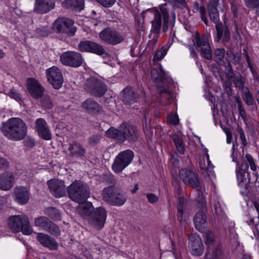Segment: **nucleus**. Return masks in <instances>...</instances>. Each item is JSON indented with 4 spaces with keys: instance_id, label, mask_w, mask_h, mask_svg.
Wrapping results in <instances>:
<instances>
[{
    "instance_id": "2f4dec72",
    "label": "nucleus",
    "mask_w": 259,
    "mask_h": 259,
    "mask_svg": "<svg viewBox=\"0 0 259 259\" xmlns=\"http://www.w3.org/2000/svg\"><path fill=\"white\" fill-rule=\"evenodd\" d=\"M77 210L78 214L80 216L83 218L88 217V219L90 218V215L92 212L94 210L92 203L86 202L80 204Z\"/></svg>"
},
{
    "instance_id": "0e129e2a",
    "label": "nucleus",
    "mask_w": 259,
    "mask_h": 259,
    "mask_svg": "<svg viewBox=\"0 0 259 259\" xmlns=\"http://www.w3.org/2000/svg\"><path fill=\"white\" fill-rule=\"evenodd\" d=\"M103 179L108 184L113 185L115 184V180L114 179L113 176L111 175H104Z\"/></svg>"
},
{
    "instance_id": "37998d69",
    "label": "nucleus",
    "mask_w": 259,
    "mask_h": 259,
    "mask_svg": "<svg viewBox=\"0 0 259 259\" xmlns=\"http://www.w3.org/2000/svg\"><path fill=\"white\" fill-rule=\"evenodd\" d=\"M244 55L245 56L246 60L248 64V67H249L250 71H251L252 74L253 79L257 81H259V75L257 73L256 69L253 67L252 64L251 63L249 56H248L246 52H245Z\"/></svg>"
},
{
    "instance_id": "6e6552de",
    "label": "nucleus",
    "mask_w": 259,
    "mask_h": 259,
    "mask_svg": "<svg viewBox=\"0 0 259 259\" xmlns=\"http://www.w3.org/2000/svg\"><path fill=\"white\" fill-rule=\"evenodd\" d=\"M151 76L156 84L158 92L160 94L166 93L167 90L163 85L164 81L168 83L172 82V78L166 72L161 65H159V69L152 68L151 71Z\"/></svg>"
},
{
    "instance_id": "69168bd1",
    "label": "nucleus",
    "mask_w": 259,
    "mask_h": 259,
    "mask_svg": "<svg viewBox=\"0 0 259 259\" xmlns=\"http://www.w3.org/2000/svg\"><path fill=\"white\" fill-rule=\"evenodd\" d=\"M212 210L214 211V213L217 215L223 214V210L221 207L220 203L218 202L214 204Z\"/></svg>"
},
{
    "instance_id": "4468645a",
    "label": "nucleus",
    "mask_w": 259,
    "mask_h": 259,
    "mask_svg": "<svg viewBox=\"0 0 259 259\" xmlns=\"http://www.w3.org/2000/svg\"><path fill=\"white\" fill-rule=\"evenodd\" d=\"M107 218V211L102 207L96 208L92 212L88 219L90 225L98 230L102 229Z\"/></svg>"
},
{
    "instance_id": "c756f323",
    "label": "nucleus",
    "mask_w": 259,
    "mask_h": 259,
    "mask_svg": "<svg viewBox=\"0 0 259 259\" xmlns=\"http://www.w3.org/2000/svg\"><path fill=\"white\" fill-rule=\"evenodd\" d=\"M63 5L66 8L75 12H80L84 9V0H65Z\"/></svg>"
},
{
    "instance_id": "6e6d98bb",
    "label": "nucleus",
    "mask_w": 259,
    "mask_h": 259,
    "mask_svg": "<svg viewBox=\"0 0 259 259\" xmlns=\"http://www.w3.org/2000/svg\"><path fill=\"white\" fill-rule=\"evenodd\" d=\"M99 4L104 8H107L112 7L116 0H96Z\"/></svg>"
},
{
    "instance_id": "7c9ffc66",
    "label": "nucleus",
    "mask_w": 259,
    "mask_h": 259,
    "mask_svg": "<svg viewBox=\"0 0 259 259\" xmlns=\"http://www.w3.org/2000/svg\"><path fill=\"white\" fill-rule=\"evenodd\" d=\"M82 106L89 112L97 113L102 110L101 106L91 98H89L84 101Z\"/></svg>"
},
{
    "instance_id": "3c124183",
    "label": "nucleus",
    "mask_w": 259,
    "mask_h": 259,
    "mask_svg": "<svg viewBox=\"0 0 259 259\" xmlns=\"http://www.w3.org/2000/svg\"><path fill=\"white\" fill-rule=\"evenodd\" d=\"M243 99L248 106L252 105L254 102V98L249 91L243 95Z\"/></svg>"
},
{
    "instance_id": "a211bd4d",
    "label": "nucleus",
    "mask_w": 259,
    "mask_h": 259,
    "mask_svg": "<svg viewBox=\"0 0 259 259\" xmlns=\"http://www.w3.org/2000/svg\"><path fill=\"white\" fill-rule=\"evenodd\" d=\"M34 129L38 136L42 139L46 141L52 139V133L49 126L42 118H38L35 121Z\"/></svg>"
},
{
    "instance_id": "7ed1b4c3",
    "label": "nucleus",
    "mask_w": 259,
    "mask_h": 259,
    "mask_svg": "<svg viewBox=\"0 0 259 259\" xmlns=\"http://www.w3.org/2000/svg\"><path fill=\"white\" fill-rule=\"evenodd\" d=\"M103 199L110 205L117 206L123 205L127 200L125 192L113 186L105 188L102 192Z\"/></svg>"
},
{
    "instance_id": "bf43d9fd",
    "label": "nucleus",
    "mask_w": 259,
    "mask_h": 259,
    "mask_svg": "<svg viewBox=\"0 0 259 259\" xmlns=\"http://www.w3.org/2000/svg\"><path fill=\"white\" fill-rule=\"evenodd\" d=\"M245 6L249 9H254L259 5L258 0H244Z\"/></svg>"
},
{
    "instance_id": "4d7b16f0",
    "label": "nucleus",
    "mask_w": 259,
    "mask_h": 259,
    "mask_svg": "<svg viewBox=\"0 0 259 259\" xmlns=\"http://www.w3.org/2000/svg\"><path fill=\"white\" fill-rule=\"evenodd\" d=\"M7 94L11 98L15 99L17 101H21V95L17 92L14 89H10V91H8Z\"/></svg>"
},
{
    "instance_id": "e433bc0d",
    "label": "nucleus",
    "mask_w": 259,
    "mask_h": 259,
    "mask_svg": "<svg viewBox=\"0 0 259 259\" xmlns=\"http://www.w3.org/2000/svg\"><path fill=\"white\" fill-rule=\"evenodd\" d=\"M45 213L53 221L60 220L61 215L56 208L54 207H48L44 210Z\"/></svg>"
},
{
    "instance_id": "79ce46f5",
    "label": "nucleus",
    "mask_w": 259,
    "mask_h": 259,
    "mask_svg": "<svg viewBox=\"0 0 259 259\" xmlns=\"http://www.w3.org/2000/svg\"><path fill=\"white\" fill-rule=\"evenodd\" d=\"M185 203V199L183 197H180L179 198V202L177 205V218L180 222L183 221V215L184 212V207Z\"/></svg>"
},
{
    "instance_id": "f03ea898",
    "label": "nucleus",
    "mask_w": 259,
    "mask_h": 259,
    "mask_svg": "<svg viewBox=\"0 0 259 259\" xmlns=\"http://www.w3.org/2000/svg\"><path fill=\"white\" fill-rule=\"evenodd\" d=\"M106 134L108 137L114 139L120 143H123L126 141L129 143H135L138 141L140 133L136 125L123 123L118 128L110 127Z\"/></svg>"
},
{
    "instance_id": "052dcab7",
    "label": "nucleus",
    "mask_w": 259,
    "mask_h": 259,
    "mask_svg": "<svg viewBox=\"0 0 259 259\" xmlns=\"http://www.w3.org/2000/svg\"><path fill=\"white\" fill-rule=\"evenodd\" d=\"M245 158L249 164L251 169L253 171H255L256 169V166L252 156L249 154H247L245 155Z\"/></svg>"
},
{
    "instance_id": "b1692460",
    "label": "nucleus",
    "mask_w": 259,
    "mask_h": 259,
    "mask_svg": "<svg viewBox=\"0 0 259 259\" xmlns=\"http://www.w3.org/2000/svg\"><path fill=\"white\" fill-rule=\"evenodd\" d=\"M55 6V4L51 0H35L33 11L37 14H46Z\"/></svg>"
},
{
    "instance_id": "1a4fd4ad",
    "label": "nucleus",
    "mask_w": 259,
    "mask_h": 259,
    "mask_svg": "<svg viewBox=\"0 0 259 259\" xmlns=\"http://www.w3.org/2000/svg\"><path fill=\"white\" fill-rule=\"evenodd\" d=\"M84 89L91 95L98 98L103 96L107 90L106 84L95 77L88 79L84 84Z\"/></svg>"
},
{
    "instance_id": "c03bdc74",
    "label": "nucleus",
    "mask_w": 259,
    "mask_h": 259,
    "mask_svg": "<svg viewBox=\"0 0 259 259\" xmlns=\"http://www.w3.org/2000/svg\"><path fill=\"white\" fill-rule=\"evenodd\" d=\"M40 104L41 106L46 109H52L54 106V103L51 97L48 95H44L41 98Z\"/></svg>"
},
{
    "instance_id": "13d9d810",
    "label": "nucleus",
    "mask_w": 259,
    "mask_h": 259,
    "mask_svg": "<svg viewBox=\"0 0 259 259\" xmlns=\"http://www.w3.org/2000/svg\"><path fill=\"white\" fill-rule=\"evenodd\" d=\"M167 122L171 124L177 125L178 124L179 119V117L176 114H171L167 118Z\"/></svg>"
},
{
    "instance_id": "a878e982",
    "label": "nucleus",
    "mask_w": 259,
    "mask_h": 259,
    "mask_svg": "<svg viewBox=\"0 0 259 259\" xmlns=\"http://www.w3.org/2000/svg\"><path fill=\"white\" fill-rule=\"evenodd\" d=\"M237 177L238 180V185L242 190H240V193L242 195H247L249 192L250 188V180L248 177H247L246 174H244L242 171H237Z\"/></svg>"
},
{
    "instance_id": "412c9836",
    "label": "nucleus",
    "mask_w": 259,
    "mask_h": 259,
    "mask_svg": "<svg viewBox=\"0 0 259 259\" xmlns=\"http://www.w3.org/2000/svg\"><path fill=\"white\" fill-rule=\"evenodd\" d=\"M51 193L55 197H61L65 195L66 187L64 182L57 179H51L47 182Z\"/></svg>"
},
{
    "instance_id": "680f3d73",
    "label": "nucleus",
    "mask_w": 259,
    "mask_h": 259,
    "mask_svg": "<svg viewBox=\"0 0 259 259\" xmlns=\"http://www.w3.org/2000/svg\"><path fill=\"white\" fill-rule=\"evenodd\" d=\"M199 15L201 17V20L204 23V24L208 26L209 21L206 16V10L205 7L203 8L199 12Z\"/></svg>"
},
{
    "instance_id": "423d86ee",
    "label": "nucleus",
    "mask_w": 259,
    "mask_h": 259,
    "mask_svg": "<svg viewBox=\"0 0 259 259\" xmlns=\"http://www.w3.org/2000/svg\"><path fill=\"white\" fill-rule=\"evenodd\" d=\"M180 179L187 186L196 189L198 195H202L201 186L198 175L192 168H182L179 170Z\"/></svg>"
},
{
    "instance_id": "dca6fc26",
    "label": "nucleus",
    "mask_w": 259,
    "mask_h": 259,
    "mask_svg": "<svg viewBox=\"0 0 259 259\" xmlns=\"http://www.w3.org/2000/svg\"><path fill=\"white\" fill-rule=\"evenodd\" d=\"M216 32L214 35V40L216 42L221 40L225 46H226L230 40L231 33L229 26L225 22H220L215 26Z\"/></svg>"
},
{
    "instance_id": "5701e85b",
    "label": "nucleus",
    "mask_w": 259,
    "mask_h": 259,
    "mask_svg": "<svg viewBox=\"0 0 259 259\" xmlns=\"http://www.w3.org/2000/svg\"><path fill=\"white\" fill-rule=\"evenodd\" d=\"M191 242V253L196 256L201 255L203 252V245L202 240L198 235L191 234L189 236Z\"/></svg>"
},
{
    "instance_id": "774afa93",
    "label": "nucleus",
    "mask_w": 259,
    "mask_h": 259,
    "mask_svg": "<svg viewBox=\"0 0 259 259\" xmlns=\"http://www.w3.org/2000/svg\"><path fill=\"white\" fill-rule=\"evenodd\" d=\"M204 6L202 5H200L198 2H194L193 3V11L194 13H199V11L201 10V9L204 8Z\"/></svg>"
},
{
    "instance_id": "2eb2a0df",
    "label": "nucleus",
    "mask_w": 259,
    "mask_h": 259,
    "mask_svg": "<svg viewBox=\"0 0 259 259\" xmlns=\"http://www.w3.org/2000/svg\"><path fill=\"white\" fill-rule=\"evenodd\" d=\"M46 76L48 81L56 90L59 89L62 85L63 77L60 69L54 66L46 70Z\"/></svg>"
},
{
    "instance_id": "8fccbe9b",
    "label": "nucleus",
    "mask_w": 259,
    "mask_h": 259,
    "mask_svg": "<svg viewBox=\"0 0 259 259\" xmlns=\"http://www.w3.org/2000/svg\"><path fill=\"white\" fill-rule=\"evenodd\" d=\"M205 243L207 246V248L209 249L212 245L214 241V234L212 231H208L205 233Z\"/></svg>"
},
{
    "instance_id": "f8f14e48",
    "label": "nucleus",
    "mask_w": 259,
    "mask_h": 259,
    "mask_svg": "<svg viewBox=\"0 0 259 259\" xmlns=\"http://www.w3.org/2000/svg\"><path fill=\"white\" fill-rule=\"evenodd\" d=\"M60 60L65 66L77 68L82 65L83 60L80 53L75 51H67L61 54Z\"/></svg>"
},
{
    "instance_id": "5fc2aeb1",
    "label": "nucleus",
    "mask_w": 259,
    "mask_h": 259,
    "mask_svg": "<svg viewBox=\"0 0 259 259\" xmlns=\"http://www.w3.org/2000/svg\"><path fill=\"white\" fill-rule=\"evenodd\" d=\"M226 60H227L228 63L227 65L226 66L225 73L229 79H232L235 75H234L230 62L227 59Z\"/></svg>"
},
{
    "instance_id": "473e14b6",
    "label": "nucleus",
    "mask_w": 259,
    "mask_h": 259,
    "mask_svg": "<svg viewBox=\"0 0 259 259\" xmlns=\"http://www.w3.org/2000/svg\"><path fill=\"white\" fill-rule=\"evenodd\" d=\"M218 5L219 4H208L207 5L209 19L215 24L220 23L219 13L217 8Z\"/></svg>"
},
{
    "instance_id": "de8ad7c7",
    "label": "nucleus",
    "mask_w": 259,
    "mask_h": 259,
    "mask_svg": "<svg viewBox=\"0 0 259 259\" xmlns=\"http://www.w3.org/2000/svg\"><path fill=\"white\" fill-rule=\"evenodd\" d=\"M236 87L239 89H242L244 85V78L240 74L235 75L232 79Z\"/></svg>"
},
{
    "instance_id": "72a5a7b5",
    "label": "nucleus",
    "mask_w": 259,
    "mask_h": 259,
    "mask_svg": "<svg viewBox=\"0 0 259 259\" xmlns=\"http://www.w3.org/2000/svg\"><path fill=\"white\" fill-rule=\"evenodd\" d=\"M154 19L151 21L152 28L151 31L155 34H158L162 27H163L162 20L157 12H154Z\"/></svg>"
},
{
    "instance_id": "f704fd0d",
    "label": "nucleus",
    "mask_w": 259,
    "mask_h": 259,
    "mask_svg": "<svg viewBox=\"0 0 259 259\" xmlns=\"http://www.w3.org/2000/svg\"><path fill=\"white\" fill-rule=\"evenodd\" d=\"M171 138L178 152L180 154H184L185 149L182 137L177 134H174L171 136Z\"/></svg>"
},
{
    "instance_id": "09e8293b",
    "label": "nucleus",
    "mask_w": 259,
    "mask_h": 259,
    "mask_svg": "<svg viewBox=\"0 0 259 259\" xmlns=\"http://www.w3.org/2000/svg\"><path fill=\"white\" fill-rule=\"evenodd\" d=\"M167 50L168 49L166 47H162L154 55L153 57V61H159L163 59L166 54Z\"/></svg>"
},
{
    "instance_id": "ddd939ff",
    "label": "nucleus",
    "mask_w": 259,
    "mask_h": 259,
    "mask_svg": "<svg viewBox=\"0 0 259 259\" xmlns=\"http://www.w3.org/2000/svg\"><path fill=\"white\" fill-rule=\"evenodd\" d=\"M99 37L102 40L112 45H116L124 40L122 35L111 27L106 28L101 31L99 33Z\"/></svg>"
},
{
    "instance_id": "338daca9",
    "label": "nucleus",
    "mask_w": 259,
    "mask_h": 259,
    "mask_svg": "<svg viewBox=\"0 0 259 259\" xmlns=\"http://www.w3.org/2000/svg\"><path fill=\"white\" fill-rule=\"evenodd\" d=\"M147 198L150 203H156L158 201V197L153 193L147 194Z\"/></svg>"
},
{
    "instance_id": "4be33fe9",
    "label": "nucleus",
    "mask_w": 259,
    "mask_h": 259,
    "mask_svg": "<svg viewBox=\"0 0 259 259\" xmlns=\"http://www.w3.org/2000/svg\"><path fill=\"white\" fill-rule=\"evenodd\" d=\"M36 239L41 245L50 250H56L58 247V243L55 239L47 234L38 233Z\"/></svg>"
},
{
    "instance_id": "49530a36",
    "label": "nucleus",
    "mask_w": 259,
    "mask_h": 259,
    "mask_svg": "<svg viewBox=\"0 0 259 259\" xmlns=\"http://www.w3.org/2000/svg\"><path fill=\"white\" fill-rule=\"evenodd\" d=\"M202 56L208 60L212 59V51L209 44L201 48Z\"/></svg>"
},
{
    "instance_id": "bb28decb",
    "label": "nucleus",
    "mask_w": 259,
    "mask_h": 259,
    "mask_svg": "<svg viewBox=\"0 0 259 259\" xmlns=\"http://www.w3.org/2000/svg\"><path fill=\"white\" fill-rule=\"evenodd\" d=\"M206 210H202L198 211L194 218V223L196 228L200 232L205 231L207 227Z\"/></svg>"
},
{
    "instance_id": "a19ab883",
    "label": "nucleus",
    "mask_w": 259,
    "mask_h": 259,
    "mask_svg": "<svg viewBox=\"0 0 259 259\" xmlns=\"http://www.w3.org/2000/svg\"><path fill=\"white\" fill-rule=\"evenodd\" d=\"M214 60L219 64L223 65L224 63V59L225 55L224 49H217L214 50Z\"/></svg>"
},
{
    "instance_id": "864d4df0",
    "label": "nucleus",
    "mask_w": 259,
    "mask_h": 259,
    "mask_svg": "<svg viewBox=\"0 0 259 259\" xmlns=\"http://www.w3.org/2000/svg\"><path fill=\"white\" fill-rule=\"evenodd\" d=\"M101 136L99 135H93L89 138V143L91 146L97 145L100 141Z\"/></svg>"
},
{
    "instance_id": "ea45409f",
    "label": "nucleus",
    "mask_w": 259,
    "mask_h": 259,
    "mask_svg": "<svg viewBox=\"0 0 259 259\" xmlns=\"http://www.w3.org/2000/svg\"><path fill=\"white\" fill-rule=\"evenodd\" d=\"M45 230L56 237L60 236L61 233L59 227L51 221H49Z\"/></svg>"
},
{
    "instance_id": "58836bf2",
    "label": "nucleus",
    "mask_w": 259,
    "mask_h": 259,
    "mask_svg": "<svg viewBox=\"0 0 259 259\" xmlns=\"http://www.w3.org/2000/svg\"><path fill=\"white\" fill-rule=\"evenodd\" d=\"M196 44L197 47L201 48L209 44L206 35L201 36L198 31L196 32L195 36Z\"/></svg>"
},
{
    "instance_id": "9d476101",
    "label": "nucleus",
    "mask_w": 259,
    "mask_h": 259,
    "mask_svg": "<svg viewBox=\"0 0 259 259\" xmlns=\"http://www.w3.org/2000/svg\"><path fill=\"white\" fill-rule=\"evenodd\" d=\"M53 28L57 33L69 36H73L76 30L73 21L66 17H60L56 19L53 23Z\"/></svg>"
},
{
    "instance_id": "f3484780",
    "label": "nucleus",
    "mask_w": 259,
    "mask_h": 259,
    "mask_svg": "<svg viewBox=\"0 0 259 259\" xmlns=\"http://www.w3.org/2000/svg\"><path fill=\"white\" fill-rule=\"evenodd\" d=\"M77 49L81 52L91 53L99 56L105 53V50L101 45L89 40L79 42Z\"/></svg>"
},
{
    "instance_id": "e2e57ef3",
    "label": "nucleus",
    "mask_w": 259,
    "mask_h": 259,
    "mask_svg": "<svg viewBox=\"0 0 259 259\" xmlns=\"http://www.w3.org/2000/svg\"><path fill=\"white\" fill-rule=\"evenodd\" d=\"M231 84V83L227 80L225 81L223 83V88H224L225 92L228 96H231L232 94Z\"/></svg>"
},
{
    "instance_id": "aec40b11",
    "label": "nucleus",
    "mask_w": 259,
    "mask_h": 259,
    "mask_svg": "<svg viewBox=\"0 0 259 259\" xmlns=\"http://www.w3.org/2000/svg\"><path fill=\"white\" fill-rule=\"evenodd\" d=\"M122 100L124 102L128 104H132L138 101L139 99L145 98L146 94L141 90L140 94L131 87H126L123 90Z\"/></svg>"
},
{
    "instance_id": "0eeeda50",
    "label": "nucleus",
    "mask_w": 259,
    "mask_h": 259,
    "mask_svg": "<svg viewBox=\"0 0 259 259\" xmlns=\"http://www.w3.org/2000/svg\"><path fill=\"white\" fill-rule=\"evenodd\" d=\"M154 12H157L163 19L162 31L166 32L169 25L174 27L176 22V16L174 9L168 3H164L158 6Z\"/></svg>"
},
{
    "instance_id": "a18cd8bd",
    "label": "nucleus",
    "mask_w": 259,
    "mask_h": 259,
    "mask_svg": "<svg viewBox=\"0 0 259 259\" xmlns=\"http://www.w3.org/2000/svg\"><path fill=\"white\" fill-rule=\"evenodd\" d=\"M50 221L46 217H38L35 219L34 225L35 226L42 228L45 230Z\"/></svg>"
},
{
    "instance_id": "f257e3e1",
    "label": "nucleus",
    "mask_w": 259,
    "mask_h": 259,
    "mask_svg": "<svg viewBox=\"0 0 259 259\" xmlns=\"http://www.w3.org/2000/svg\"><path fill=\"white\" fill-rule=\"evenodd\" d=\"M1 131L8 139L15 141L23 140L27 134V126L20 118L13 117L3 122Z\"/></svg>"
},
{
    "instance_id": "393cba45",
    "label": "nucleus",
    "mask_w": 259,
    "mask_h": 259,
    "mask_svg": "<svg viewBox=\"0 0 259 259\" xmlns=\"http://www.w3.org/2000/svg\"><path fill=\"white\" fill-rule=\"evenodd\" d=\"M69 156L72 158L82 159L86 153V149L80 143L73 142L69 144L68 148Z\"/></svg>"
},
{
    "instance_id": "6ab92c4d",
    "label": "nucleus",
    "mask_w": 259,
    "mask_h": 259,
    "mask_svg": "<svg viewBox=\"0 0 259 259\" xmlns=\"http://www.w3.org/2000/svg\"><path fill=\"white\" fill-rule=\"evenodd\" d=\"M27 85L28 93L33 98L38 99L42 97L45 89L38 80L34 78H28Z\"/></svg>"
},
{
    "instance_id": "39448f33",
    "label": "nucleus",
    "mask_w": 259,
    "mask_h": 259,
    "mask_svg": "<svg viewBox=\"0 0 259 259\" xmlns=\"http://www.w3.org/2000/svg\"><path fill=\"white\" fill-rule=\"evenodd\" d=\"M9 228L13 233L22 232L25 235L31 234L32 230L28 218L25 215H12L8 218Z\"/></svg>"
},
{
    "instance_id": "c9c22d12",
    "label": "nucleus",
    "mask_w": 259,
    "mask_h": 259,
    "mask_svg": "<svg viewBox=\"0 0 259 259\" xmlns=\"http://www.w3.org/2000/svg\"><path fill=\"white\" fill-rule=\"evenodd\" d=\"M171 138L178 152L180 154H184L185 149L182 137L177 134H174L171 136Z\"/></svg>"
},
{
    "instance_id": "20e7f679",
    "label": "nucleus",
    "mask_w": 259,
    "mask_h": 259,
    "mask_svg": "<svg viewBox=\"0 0 259 259\" xmlns=\"http://www.w3.org/2000/svg\"><path fill=\"white\" fill-rule=\"evenodd\" d=\"M69 197L79 204L86 202L90 194L89 187L81 181H75L67 188Z\"/></svg>"
},
{
    "instance_id": "9b49d317",
    "label": "nucleus",
    "mask_w": 259,
    "mask_h": 259,
    "mask_svg": "<svg viewBox=\"0 0 259 259\" xmlns=\"http://www.w3.org/2000/svg\"><path fill=\"white\" fill-rule=\"evenodd\" d=\"M134 156V153L131 150H126L120 152L115 158L112 165L113 170L116 173L121 172L131 163Z\"/></svg>"
},
{
    "instance_id": "4c0bfd02",
    "label": "nucleus",
    "mask_w": 259,
    "mask_h": 259,
    "mask_svg": "<svg viewBox=\"0 0 259 259\" xmlns=\"http://www.w3.org/2000/svg\"><path fill=\"white\" fill-rule=\"evenodd\" d=\"M221 248L220 245H218L215 247H214L213 245H212L209 249L207 248L205 256L209 259H210L211 257L213 258L218 259L221 256Z\"/></svg>"
},
{
    "instance_id": "603ef678",
    "label": "nucleus",
    "mask_w": 259,
    "mask_h": 259,
    "mask_svg": "<svg viewBox=\"0 0 259 259\" xmlns=\"http://www.w3.org/2000/svg\"><path fill=\"white\" fill-rule=\"evenodd\" d=\"M23 141V144L25 147L28 148H31L35 146V140L30 136H26Z\"/></svg>"
},
{
    "instance_id": "c85d7f7f",
    "label": "nucleus",
    "mask_w": 259,
    "mask_h": 259,
    "mask_svg": "<svg viewBox=\"0 0 259 259\" xmlns=\"http://www.w3.org/2000/svg\"><path fill=\"white\" fill-rule=\"evenodd\" d=\"M14 194L17 201L21 204L27 203L29 199V193L24 187H17L14 189Z\"/></svg>"
},
{
    "instance_id": "cd10ccee",
    "label": "nucleus",
    "mask_w": 259,
    "mask_h": 259,
    "mask_svg": "<svg viewBox=\"0 0 259 259\" xmlns=\"http://www.w3.org/2000/svg\"><path fill=\"white\" fill-rule=\"evenodd\" d=\"M14 177L12 172H7L0 175V189L3 190L10 189L13 185Z\"/></svg>"
}]
</instances>
